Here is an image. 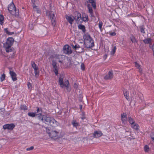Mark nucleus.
<instances>
[{
	"instance_id": "f257e3e1",
	"label": "nucleus",
	"mask_w": 154,
	"mask_h": 154,
	"mask_svg": "<svg viewBox=\"0 0 154 154\" xmlns=\"http://www.w3.org/2000/svg\"><path fill=\"white\" fill-rule=\"evenodd\" d=\"M14 41V39L12 37H9L7 39L6 42L3 44V47L5 49L6 52H12L14 50L13 48L11 47Z\"/></svg>"
},
{
	"instance_id": "f03ea898",
	"label": "nucleus",
	"mask_w": 154,
	"mask_h": 154,
	"mask_svg": "<svg viewBox=\"0 0 154 154\" xmlns=\"http://www.w3.org/2000/svg\"><path fill=\"white\" fill-rule=\"evenodd\" d=\"M49 131V136L51 138L54 140H56L59 138H61L64 135V134L63 133L60 136H58V134L59 132L54 130V129H52Z\"/></svg>"
},
{
	"instance_id": "7ed1b4c3",
	"label": "nucleus",
	"mask_w": 154,
	"mask_h": 154,
	"mask_svg": "<svg viewBox=\"0 0 154 154\" xmlns=\"http://www.w3.org/2000/svg\"><path fill=\"white\" fill-rule=\"evenodd\" d=\"M8 9L9 12L12 15L15 17H18L19 16V10L17 11L16 8L13 3L8 5Z\"/></svg>"
},
{
	"instance_id": "20e7f679",
	"label": "nucleus",
	"mask_w": 154,
	"mask_h": 154,
	"mask_svg": "<svg viewBox=\"0 0 154 154\" xmlns=\"http://www.w3.org/2000/svg\"><path fill=\"white\" fill-rule=\"evenodd\" d=\"M75 16H72L74 20H75L76 22L77 23H82L83 21H84L85 22H87L88 21V18H87V20H81L82 17L81 14L79 12H75Z\"/></svg>"
},
{
	"instance_id": "39448f33",
	"label": "nucleus",
	"mask_w": 154,
	"mask_h": 154,
	"mask_svg": "<svg viewBox=\"0 0 154 154\" xmlns=\"http://www.w3.org/2000/svg\"><path fill=\"white\" fill-rule=\"evenodd\" d=\"M57 123L54 118L49 117V131L52 129H54L57 125Z\"/></svg>"
},
{
	"instance_id": "423d86ee",
	"label": "nucleus",
	"mask_w": 154,
	"mask_h": 154,
	"mask_svg": "<svg viewBox=\"0 0 154 154\" xmlns=\"http://www.w3.org/2000/svg\"><path fill=\"white\" fill-rule=\"evenodd\" d=\"M49 17H50V20H51L52 25L55 27L56 24V17H55L54 12L53 11L49 12Z\"/></svg>"
},
{
	"instance_id": "0eeeda50",
	"label": "nucleus",
	"mask_w": 154,
	"mask_h": 154,
	"mask_svg": "<svg viewBox=\"0 0 154 154\" xmlns=\"http://www.w3.org/2000/svg\"><path fill=\"white\" fill-rule=\"evenodd\" d=\"M37 113V114H36V115L38 119L42 120L44 122H48V118L45 116L42 115L41 109V112Z\"/></svg>"
},
{
	"instance_id": "6e6552de",
	"label": "nucleus",
	"mask_w": 154,
	"mask_h": 154,
	"mask_svg": "<svg viewBox=\"0 0 154 154\" xmlns=\"http://www.w3.org/2000/svg\"><path fill=\"white\" fill-rule=\"evenodd\" d=\"M63 51L64 53L69 55L72 53L71 47L68 45H66L64 46L63 48Z\"/></svg>"
},
{
	"instance_id": "1a4fd4ad",
	"label": "nucleus",
	"mask_w": 154,
	"mask_h": 154,
	"mask_svg": "<svg viewBox=\"0 0 154 154\" xmlns=\"http://www.w3.org/2000/svg\"><path fill=\"white\" fill-rule=\"evenodd\" d=\"M84 44L86 48H91L94 46V41L93 39L84 42Z\"/></svg>"
},
{
	"instance_id": "9d476101",
	"label": "nucleus",
	"mask_w": 154,
	"mask_h": 154,
	"mask_svg": "<svg viewBox=\"0 0 154 154\" xmlns=\"http://www.w3.org/2000/svg\"><path fill=\"white\" fill-rule=\"evenodd\" d=\"M15 125L13 123L6 124L3 126V128L4 130L7 129L8 130L12 131L14 128Z\"/></svg>"
},
{
	"instance_id": "9b49d317",
	"label": "nucleus",
	"mask_w": 154,
	"mask_h": 154,
	"mask_svg": "<svg viewBox=\"0 0 154 154\" xmlns=\"http://www.w3.org/2000/svg\"><path fill=\"white\" fill-rule=\"evenodd\" d=\"M113 71L110 70L109 71L106 75L104 76V79L106 80H111L113 78Z\"/></svg>"
},
{
	"instance_id": "f8f14e48",
	"label": "nucleus",
	"mask_w": 154,
	"mask_h": 154,
	"mask_svg": "<svg viewBox=\"0 0 154 154\" xmlns=\"http://www.w3.org/2000/svg\"><path fill=\"white\" fill-rule=\"evenodd\" d=\"M57 63L55 60H53L52 61V65L53 66V71L55 75H57L58 74V69L57 66Z\"/></svg>"
},
{
	"instance_id": "ddd939ff",
	"label": "nucleus",
	"mask_w": 154,
	"mask_h": 154,
	"mask_svg": "<svg viewBox=\"0 0 154 154\" xmlns=\"http://www.w3.org/2000/svg\"><path fill=\"white\" fill-rule=\"evenodd\" d=\"M121 120L122 123L125 124L127 122L128 118L127 117V115L126 113L123 112L121 115Z\"/></svg>"
},
{
	"instance_id": "4468645a",
	"label": "nucleus",
	"mask_w": 154,
	"mask_h": 154,
	"mask_svg": "<svg viewBox=\"0 0 154 154\" xmlns=\"http://www.w3.org/2000/svg\"><path fill=\"white\" fill-rule=\"evenodd\" d=\"M103 134L101 131H96L93 133V137L94 138H98L101 136Z\"/></svg>"
},
{
	"instance_id": "2eb2a0df",
	"label": "nucleus",
	"mask_w": 154,
	"mask_h": 154,
	"mask_svg": "<svg viewBox=\"0 0 154 154\" xmlns=\"http://www.w3.org/2000/svg\"><path fill=\"white\" fill-rule=\"evenodd\" d=\"M83 38L84 42L89 40L91 41L92 39H93L91 37L90 35L88 32L84 35Z\"/></svg>"
},
{
	"instance_id": "dca6fc26",
	"label": "nucleus",
	"mask_w": 154,
	"mask_h": 154,
	"mask_svg": "<svg viewBox=\"0 0 154 154\" xmlns=\"http://www.w3.org/2000/svg\"><path fill=\"white\" fill-rule=\"evenodd\" d=\"M63 75H60L59 79V84L60 85V87L63 88V85H64V82H63Z\"/></svg>"
},
{
	"instance_id": "f3484780",
	"label": "nucleus",
	"mask_w": 154,
	"mask_h": 154,
	"mask_svg": "<svg viewBox=\"0 0 154 154\" xmlns=\"http://www.w3.org/2000/svg\"><path fill=\"white\" fill-rule=\"evenodd\" d=\"M9 73L11 76L12 80L14 81H16L17 80V78L16 77L17 75L13 71L10 70Z\"/></svg>"
},
{
	"instance_id": "a211bd4d",
	"label": "nucleus",
	"mask_w": 154,
	"mask_h": 154,
	"mask_svg": "<svg viewBox=\"0 0 154 154\" xmlns=\"http://www.w3.org/2000/svg\"><path fill=\"white\" fill-rule=\"evenodd\" d=\"M87 7L88 9L89 12L90 13V17H94L93 12V10L92 7H91V5L89 4H88L87 5Z\"/></svg>"
},
{
	"instance_id": "6ab92c4d",
	"label": "nucleus",
	"mask_w": 154,
	"mask_h": 154,
	"mask_svg": "<svg viewBox=\"0 0 154 154\" xmlns=\"http://www.w3.org/2000/svg\"><path fill=\"white\" fill-rule=\"evenodd\" d=\"M69 81L68 80H67L64 82V85H63V88H64L65 87L67 91L69 92L71 90V89L70 88H69Z\"/></svg>"
},
{
	"instance_id": "aec40b11",
	"label": "nucleus",
	"mask_w": 154,
	"mask_h": 154,
	"mask_svg": "<svg viewBox=\"0 0 154 154\" xmlns=\"http://www.w3.org/2000/svg\"><path fill=\"white\" fill-rule=\"evenodd\" d=\"M71 124L74 127L77 128V126H79L80 125L79 123L75 120H73L71 122Z\"/></svg>"
},
{
	"instance_id": "412c9836",
	"label": "nucleus",
	"mask_w": 154,
	"mask_h": 154,
	"mask_svg": "<svg viewBox=\"0 0 154 154\" xmlns=\"http://www.w3.org/2000/svg\"><path fill=\"white\" fill-rule=\"evenodd\" d=\"M152 39L151 38L144 39L143 42L145 44H149L151 45L152 43Z\"/></svg>"
},
{
	"instance_id": "4be33fe9",
	"label": "nucleus",
	"mask_w": 154,
	"mask_h": 154,
	"mask_svg": "<svg viewBox=\"0 0 154 154\" xmlns=\"http://www.w3.org/2000/svg\"><path fill=\"white\" fill-rule=\"evenodd\" d=\"M66 18L69 23L71 24L73 22L74 20V19H72L71 17L67 15L66 16Z\"/></svg>"
},
{
	"instance_id": "5701e85b",
	"label": "nucleus",
	"mask_w": 154,
	"mask_h": 154,
	"mask_svg": "<svg viewBox=\"0 0 154 154\" xmlns=\"http://www.w3.org/2000/svg\"><path fill=\"white\" fill-rule=\"evenodd\" d=\"M131 127L133 129L137 131L139 130V125L135 123L131 125Z\"/></svg>"
},
{
	"instance_id": "b1692460",
	"label": "nucleus",
	"mask_w": 154,
	"mask_h": 154,
	"mask_svg": "<svg viewBox=\"0 0 154 154\" xmlns=\"http://www.w3.org/2000/svg\"><path fill=\"white\" fill-rule=\"evenodd\" d=\"M130 39L133 43H135L138 42V41L137 40L135 36L132 34L131 35V36L130 37Z\"/></svg>"
},
{
	"instance_id": "393cba45",
	"label": "nucleus",
	"mask_w": 154,
	"mask_h": 154,
	"mask_svg": "<svg viewBox=\"0 0 154 154\" xmlns=\"http://www.w3.org/2000/svg\"><path fill=\"white\" fill-rule=\"evenodd\" d=\"M88 2L92 4V6L94 9H96V2L95 0H88Z\"/></svg>"
},
{
	"instance_id": "a878e982",
	"label": "nucleus",
	"mask_w": 154,
	"mask_h": 154,
	"mask_svg": "<svg viewBox=\"0 0 154 154\" xmlns=\"http://www.w3.org/2000/svg\"><path fill=\"white\" fill-rule=\"evenodd\" d=\"M78 28L82 30V31L85 33L86 32L85 27V26L82 24H79L78 26Z\"/></svg>"
},
{
	"instance_id": "bb28decb",
	"label": "nucleus",
	"mask_w": 154,
	"mask_h": 154,
	"mask_svg": "<svg viewBox=\"0 0 154 154\" xmlns=\"http://www.w3.org/2000/svg\"><path fill=\"white\" fill-rule=\"evenodd\" d=\"M128 120L131 125L135 123L134 120L130 115H129L128 116Z\"/></svg>"
},
{
	"instance_id": "cd10ccee",
	"label": "nucleus",
	"mask_w": 154,
	"mask_h": 154,
	"mask_svg": "<svg viewBox=\"0 0 154 154\" xmlns=\"http://www.w3.org/2000/svg\"><path fill=\"white\" fill-rule=\"evenodd\" d=\"M20 109L21 111H25L28 109V107L24 105H21L20 106Z\"/></svg>"
},
{
	"instance_id": "c85d7f7f",
	"label": "nucleus",
	"mask_w": 154,
	"mask_h": 154,
	"mask_svg": "<svg viewBox=\"0 0 154 154\" xmlns=\"http://www.w3.org/2000/svg\"><path fill=\"white\" fill-rule=\"evenodd\" d=\"M123 93L124 96L125 98L128 100H129V97L128 95V91L125 90L123 91Z\"/></svg>"
},
{
	"instance_id": "c756f323",
	"label": "nucleus",
	"mask_w": 154,
	"mask_h": 154,
	"mask_svg": "<svg viewBox=\"0 0 154 154\" xmlns=\"http://www.w3.org/2000/svg\"><path fill=\"white\" fill-rule=\"evenodd\" d=\"M140 32L141 33L145 34V26L144 25H141L140 26Z\"/></svg>"
},
{
	"instance_id": "7c9ffc66",
	"label": "nucleus",
	"mask_w": 154,
	"mask_h": 154,
	"mask_svg": "<svg viewBox=\"0 0 154 154\" xmlns=\"http://www.w3.org/2000/svg\"><path fill=\"white\" fill-rule=\"evenodd\" d=\"M32 66L34 70L38 69V67L37 66L36 64L33 61L31 62Z\"/></svg>"
},
{
	"instance_id": "2f4dec72",
	"label": "nucleus",
	"mask_w": 154,
	"mask_h": 154,
	"mask_svg": "<svg viewBox=\"0 0 154 154\" xmlns=\"http://www.w3.org/2000/svg\"><path fill=\"white\" fill-rule=\"evenodd\" d=\"M4 17L2 15H0V24L2 25L4 23Z\"/></svg>"
},
{
	"instance_id": "473e14b6",
	"label": "nucleus",
	"mask_w": 154,
	"mask_h": 154,
	"mask_svg": "<svg viewBox=\"0 0 154 154\" xmlns=\"http://www.w3.org/2000/svg\"><path fill=\"white\" fill-rule=\"evenodd\" d=\"M116 46H115L112 49V51L110 52V54L112 55L113 56L116 52Z\"/></svg>"
},
{
	"instance_id": "72a5a7b5",
	"label": "nucleus",
	"mask_w": 154,
	"mask_h": 154,
	"mask_svg": "<svg viewBox=\"0 0 154 154\" xmlns=\"http://www.w3.org/2000/svg\"><path fill=\"white\" fill-rule=\"evenodd\" d=\"M28 115L30 117H35L36 115V113L33 112H29L28 113Z\"/></svg>"
},
{
	"instance_id": "f704fd0d",
	"label": "nucleus",
	"mask_w": 154,
	"mask_h": 154,
	"mask_svg": "<svg viewBox=\"0 0 154 154\" xmlns=\"http://www.w3.org/2000/svg\"><path fill=\"white\" fill-rule=\"evenodd\" d=\"M144 151L145 152H148L149 150V146L147 145L145 146L144 147Z\"/></svg>"
},
{
	"instance_id": "c9c22d12",
	"label": "nucleus",
	"mask_w": 154,
	"mask_h": 154,
	"mask_svg": "<svg viewBox=\"0 0 154 154\" xmlns=\"http://www.w3.org/2000/svg\"><path fill=\"white\" fill-rule=\"evenodd\" d=\"M5 74H3L0 77V79L1 82L5 80Z\"/></svg>"
},
{
	"instance_id": "e433bc0d",
	"label": "nucleus",
	"mask_w": 154,
	"mask_h": 154,
	"mask_svg": "<svg viewBox=\"0 0 154 154\" xmlns=\"http://www.w3.org/2000/svg\"><path fill=\"white\" fill-rule=\"evenodd\" d=\"M47 7V6H46V7L45 6H44L43 7V10L44 11V12H46V14L47 16L48 12V10L46 9V8Z\"/></svg>"
},
{
	"instance_id": "4c0bfd02",
	"label": "nucleus",
	"mask_w": 154,
	"mask_h": 154,
	"mask_svg": "<svg viewBox=\"0 0 154 154\" xmlns=\"http://www.w3.org/2000/svg\"><path fill=\"white\" fill-rule=\"evenodd\" d=\"M150 137L152 141H154V132H151L150 134Z\"/></svg>"
},
{
	"instance_id": "58836bf2",
	"label": "nucleus",
	"mask_w": 154,
	"mask_h": 154,
	"mask_svg": "<svg viewBox=\"0 0 154 154\" xmlns=\"http://www.w3.org/2000/svg\"><path fill=\"white\" fill-rule=\"evenodd\" d=\"M33 8L35 11H36L37 13H39L40 11L37 8V6L35 5L34 6H33Z\"/></svg>"
},
{
	"instance_id": "ea45409f",
	"label": "nucleus",
	"mask_w": 154,
	"mask_h": 154,
	"mask_svg": "<svg viewBox=\"0 0 154 154\" xmlns=\"http://www.w3.org/2000/svg\"><path fill=\"white\" fill-rule=\"evenodd\" d=\"M62 55H58V56H57V58L58 59H59V60L58 61L60 63H62V60H60V58H61V57H62Z\"/></svg>"
},
{
	"instance_id": "a19ab883",
	"label": "nucleus",
	"mask_w": 154,
	"mask_h": 154,
	"mask_svg": "<svg viewBox=\"0 0 154 154\" xmlns=\"http://www.w3.org/2000/svg\"><path fill=\"white\" fill-rule=\"evenodd\" d=\"M81 69L82 70L84 71L85 70V65L83 63H82L81 66Z\"/></svg>"
},
{
	"instance_id": "79ce46f5",
	"label": "nucleus",
	"mask_w": 154,
	"mask_h": 154,
	"mask_svg": "<svg viewBox=\"0 0 154 154\" xmlns=\"http://www.w3.org/2000/svg\"><path fill=\"white\" fill-rule=\"evenodd\" d=\"M80 46L79 45H75L73 47V48L75 49L76 50L78 48H80Z\"/></svg>"
},
{
	"instance_id": "37998d69",
	"label": "nucleus",
	"mask_w": 154,
	"mask_h": 154,
	"mask_svg": "<svg viewBox=\"0 0 154 154\" xmlns=\"http://www.w3.org/2000/svg\"><path fill=\"white\" fill-rule=\"evenodd\" d=\"M34 147L33 146H31L30 147L27 148L26 149V150L27 151L32 150L34 149Z\"/></svg>"
},
{
	"instance_id": "c03bdc74",
	"label": "nucleus",
	"mask_w": 154,
	"mask_h": 154,
	"mask_svg": "<svg viewBox=\"0 0 154 154\" xmlns=\"http://www.w3.org/2000/svg\"><path fill=\"white\" fill-rule=\"evenodd\" d=\"M99 27L100 29H101L103 25V23L102 22H100L99 23Z\"/></svg>"
},
{
	"instance_id": "a18cd8bd",
	"label": "nucleus",
	"mask_w": 154,
	"mask_h": 154,
	"mask_svg": "<svg viewBox=\"0 0 154 154\" xmlns=\"http://www.w3.org/2000/svg\"><path fill=\"white\" fill-rule=\"evenodd\" d=\"M38 69H36L35 70H34V72L35 76L37 75H39V72L38 71Z\"/></svg>"
},
{
	"instance_id": "49530a36",
	"label": "nucleus",
	"mask_w": 154,
	"mask_h": 154,
	"mask_svg": "<svg viewBox=\"0 0 154 154\" xmlns=\"http://www.w3.org/2000/svg\"><path fill=\"white\" fill-rule=\"evenodd\" d=\"M87 18H88V16H85V17L83 16V17H82V18L81 20H87Z\"/></svg>"
},
{
	"instance_id": "de8ad7c7",
	"label": "nucleus",
	"mask_w": 154,
	"mask_h": 154,
	"mask_svg": "<svg viewBox=\"0 0 154 154\" xmlns=\"http://www.w3.org/2000/svg\"><path fill=\"white\" fill-rule=\"evenodd\" d=\"M27 86L29 88H32V85L30 82H28L27 84Z\"/></svg>"
},
{
	"instance_id": "09e8293b",
	"label": "nucleus",
	"mask_w": 154,
	"mask_h": 154,
	"mask_svg": "<svg viewBox=\"0 0 154 154\" xmlns=\"http://www.w3.org/2000/svg\"><path fill=\"white\" fill-rule=\"evenodd\" d=\"M110 35L112 36H115L116 35V33L115 32L110 33Z\"/></svg>"
},
{
	"instance_id": "8fccbe9b",
	"label": "nucleus",
	"mask_w": 154,
	"mask_h": 154,
	"mask_svg": "<svg viewBox=\"0 0 154 154\" xmlns=\"http://www.w3.org/2000/svg\"><path fill=\"white\" fill-rule=\"evenodd\" d=\"M74 87L75 88L77 89L78 88V86L76 83H74Z\"/></svg>"
},
{
	"instance_id": "3c124183",
	"label": "nucleus",
	"mask_w": 154,
	"mask_h": 154,
	"mask_svg": "<svg viewBox=\"0 0 154 154\" xmlns=\"http://www.w3.org/2000/svg\"><path fill=\"white\" fill-rule=\"evenodd\" d=\"M14 34V32H10L9 31L8 32V33H7V34L9 35H12V34Z\"/></svg>"
},
{
	"instance_id": "603ef678",
	"label": "nucleus",
	"mask_w": 154,
	"mask_h": 154,
	"mask_svg": "<svg viewBox=\"0 0 154 154\" xmlns=\"http://www.w3.org/2000/svg\"><path fill=\"white\" fill-rule=\"evenodd\" d=\"M135 64L137 68H139L140 66L139 64L137 62L135 63Z\"/></svg>"
},
{
	"instance_id": "864d4df0",
	"label": "nucleus",
	"mask_w": 154,
	"mask_h": 154,
	"mask_svg": "<svg viewBox=\"0 0 154 154\" xmlns=\"http://www.w3.org/2000/svg\"><path fill=\"white\" fill-rule=\"evenodd\" d=\"M130 15H131L132 17H135L137 16L136 14L134 13H131Z\"/></svg>"
},
{
	"instance_id": "5fc2aeb1",
	"label": "nucleus",
	"mask_w": 154,
	"mask_h": 154,
	"mask_svg": "<svg viewBox=\"0 0 154 154\" xmlns=\"http://www.w3.org/2000/svg\"><path fill=\"white\" fill-rule=\"evenodd\" d=\"M4 31L7 34L9 31L8 30V29L7 28H5L4 29Z\"/></svg>"
},
{
	"instance_id": "6e6d98bb",
	"label": "nucleus",
	"mask_w": 154,
	"mask_h": 154,
	"mask_svg": "<svg viewBox=\"0 0 154 154\" xmlns=\"http://www.w3.org/2000/svg\"><path fill=\"white\" fill-rule=\"evenodd\" d=\"M37 112L38 113L39 112H41V109H40L39 108L37 107Z\"/></svg>"
},
{
	"instance_id": "4d7b16f0",
	"label": "nucleus",
	"mask_w": 154,
	"mask_h": 154,
	"mask_svg": "<svg viewBox=\"0 0 154 154\" xmlns=\"http://www.w3.org/2000/svg\"><path fill=\"white\" fill-rule=\"evenodd\" d=\"M107 55L106 54L103 57V58L104 60L106 59L107 58Z\"/></svg>"
},
{
	"instance_id": "13d9d810",
	"label": "nucleus",
	"mask_w": 154,
	"mask_h": 154,
	"mask_svg": "<svg viewBox=\"0 0 154 154\" xmlns=\"http://www.w3.org/2000/svg\"><path fill=\"white\" fill-rule=\"evenodd\" d=\"M152 49L153 51V55H154V43L153 45L152 46Z\"/></svg>"
},
{
	"instance_id": "bf43d9fd",
	"label": "nucleus",
	"mask_w": 154,
	"mask_h": 154,
	"mask_svg": "<svg viewBox=\"0 0 154 154\" xmlns=\"http://www.w3.org/2000/svg\"><path fill=\"white\" fill-rule=\"evenodd\" d=\"M52 2H51L50 1V7H51L52 6Z\"/></svg>"
},
{
	"instance_id": "052dcab7",
	"label": "nucleus",
	"mask_w": 154,
	"mask_h": 154,
	"mask_svg": "<svg viewBox=\"0 0 154 154\" xmlns=\"http://www.w3.org/2000/svg\"><path fill=\"white\" fill-rule=\"evenodd\" d=\"M82 105H79L80 109L81 110L82 109Z\"/></svg>"
},
{
	"instance_id": "680f3d73",
	"label": "nucleus",
	"mask_w": 154,
	"mask_h": 154,
	"mask_svg": "<svg viewBox=\"0 0 154 154\" xmlns=\"http://www.w3.org/2000/svg\"><path fill=\"white\" fill-rule=\"evenodd\" d=\"M71 45L72 47V48H73V47L74 46L72 44Z\"/></svg>"
},
{
	"instance_id": "e2e57ef3",
	"label": "nucleus",
	"mask_w": 154,
	"mask_h": 154,
	"mask_svg": "<svg viewBox=\"0 0 154 154\" xmlns=\"http://www.w3.org/2000/svg\"><path fill=\"white\" fill-rule=\"evenodd\" d=\"M128 131H126L125 132H128Z\"/></svg>"
}]
</instances>
